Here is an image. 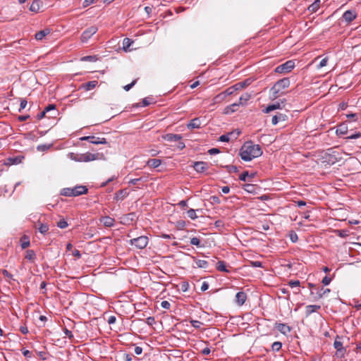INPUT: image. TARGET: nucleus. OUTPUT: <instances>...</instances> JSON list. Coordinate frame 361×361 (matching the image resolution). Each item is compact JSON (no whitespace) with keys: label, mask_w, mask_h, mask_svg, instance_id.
Instances as JSON below:
<instances>
[{"label":"nucleus","mask_w":361,"mask_h":361,"mask_svg":"<svg viewBox=\"0 0 361 361\" xmlns=\"http://www.w3.org/2000/svg\"><path fill=\"white\" fill-rule=\"evenodd\" d=\"M262 154V150L259 145L252 142H245L240 150L241 159L245 161H250Z\"/></svg>","instance_id":"obj_1"},{"label":"nucleus","mask_w":361,"mask_h":361,"mask_svg":"<svg viewBox=\"0 0 361 361\" xmlns=\"http://www.w3.org/2000/svg\"><path fill=\"white\" fill-rule=\"evenodd\" d=\"M68 158L71 160L79 161V162H89L102 159L103 157L102 154L96 153L92 154L90 152H86L84 154H75L71 152L68 154Z\"/></svg>","instance_id":"obj_2"},{"label":"nucleus","mask_w":361,"mask_h":361,"mask_svg":"<svg viewBox=\"0 0 361 361\" xmlns=\"http://www.w3.org/2000/svg\"><path fill=\"white\" fill-rule=\"evenodd\" d=\"M88 190L85 185H77L74 188H63L60 194L66 197H77L83 194H86Z\"/></svg>","instance_id":"obj_3"},{"label":"nucleus","mask_w":361,"mask_h":361,"mask_svg":"<svg viewBox=\"0 0 361 361\" xmlns=\"http://www.w3.org/2000/svg\"><path fill=\"white\" fill-rule=\"evenodd\" d=\"M289 85L290 80L288 78H284L283 79L278 80L270 90L273 98H277L281 94V91L288 87Z\"/></svg>","instance_id":"obj_4"},{"label":"nucleus","mask_w":361,"mask_h":361,"mask_svg":"<svg viewBox=\"0 0 361 361\" xmlns=\"http://www.w3.org/2000/svg\"><path fill=\"white\" fill-rule=\"evenodd\" d=\"M295 67V62L292 60L288 61L286 63L278 66L275 68V72L277 73H289Z\"/></svg>","instance_id":"obj_5"},{"label":"nucleus","mask_w":361,"mask_h":361,"mask_svg":"<svg viewBox=\"0 0 361 361\" xmlns=\"http://www.w3.org/2000/svg\"><path fill=\"white\" fill-rule=\"evenodd\" d=\"M148 241V238L147 236L142 235L138 238L131 239L130 242L132 245H135L139 249H143L147 245Z\"/></svg>","instance_id":"obj_6"},{"label":"nucleus","mask_w":361,"mask_h":361,"mask_svg":"<svg viewBox=\"0 0 361 361\" xmlns=\"http://www.w3.org/2000/svg\"><path fill=\"white\" fill-rule=\"evenodd\" d=\"M98 29L96 26H91L86 29L81 35V41L85 43L88 41V39L97 32Z\"/></svg>","instance_id":"obj_7"},{"label":"nucleus","mask_w":361,"mask_h":361,"mask_svg":"<svg viewBox=\"0 0 361 361\" xmlns=\"http://www.w3.org/2000/svg\"><path fill=\"white\" fill-rule=\"evenodd\" d=\"M286 102V100L283 99L280 102H276L274 104H270L263 110V112L268 114L274 110L281 109L285 106Z\"/></svg>","instance_id":"obj_8"},{"label":"nucleus","mask_w":361,"mask_h":361,"mask_svg":"<svg viewBox=\"0 0 361 361\" xmlns=\"http://www.w3.org/2000/svg\"><path fill=\"white\" fill-rule=\"evenodd\" d=\"M80 140H86L90 142V143L98 145V144H102L106 145L107 144V141L104 137H97L94 135L90 136H85L82 137H80Z\"/></svg>","instance_id":"obj_9"},{"label":"nucleus","mask_w":361,"mask_h":361,"mask_svg":"<svg viewBox=\"0 0 361 361\" xmlns=\"http://www.w3.org/2000/svg\"><path fill=\"white\" fill-rule=\"evenodd\" d=\"M240 135V131H232L227 134L222 135L219 137L220 142H229L231 140H236Z\"/></svg>","instance_id":"obj_10"},{"label":"nucleus","mask_w":361,"mask_h":361,"mask_svg":"<svg viewBox=\"0 0 361 361\" xmlns=\"http://www.w3.org/2000/svg\"><path fill=\"white\" fill-rule=\"evenodd\" d=\"M357 17V13L355 11L348 10L343 14V19L348 23H351Z\"/></svg>","instance_id":"obj_11"},{"label":"nucleus","mask_w":361,"mask_h":361,"mask_svg":"<svg viewBox=\"0 0 361 361\" xmlns=\"http://www.w3.org/2000/svg\"><path fill=\"white\" fill-rule=\"evenodd\" d=\"M194 169L198 173H203L209 168V164L204 161H196L193 165Z\"/></svg>","instance_id":"obj_12"},{"label":"nucleus","mask_w":361,"mask_h":361,"mask_svg":"<svg viewBox=\"0 0 361 361\" xmlns=\"http://www.w3.org/2000/svg\"><path fill=\"white\" fill-rule=\"evenodd\" d=\"M247 299V295L245 293L240 291L236 293L235 295V302L238 305H243Z\"/></svg>","instance_id":"obj_13"},{"label":"nucleus","mask_w":361,"mask_h":361,"mask_svg":"<svg viewBox=\"0 0 361 361\" xmlns=\"http://www.w3.org/2000/svg\"><path fill=\"white\" fill-rule=\"evenodd\" d=\"M163 138L169 142H176L181 140L182 136L178 134L169 133L163 136Z\"/></svg>","instance_id":"obj_14"},{"label":"nucleus","mask_w":361,"mask_h":361,"mask_svg":"<svg viewBox=\"0 0 361 361\" xmlns=\"http://www.w3.org/2000/svg\"><path fill=\"white\" fill-rule=\"evenodd\" d=\"M101 223H102L106 227H111L114 225L115 220L114 219L105 216L100 219Z\"/></svg>","instance_id":"obj_15"},{"label":"nucleus","mask_w":361,"mask_h":361,"mask_svg":"<svg viewBox=\"0 0 361 361\" xmlns=\"http://www.w3.org/2000/svg\"><path fill=\"white\" fill-rule=\"evenodd\" d=\"M320 309H321L320 305H307L305 307V314L307 317V316L310 315L311 314H312L313 312L318 311Z\"/></svg>","instance_id":"obj_16"},{"label":"nucleus","mask_w":361,"mask_h":361,"mask_svg":"<svg viewBox=\"0 0 361 361\" xmlns=\"http://www.w3.org/2000/svg\"><path fill=\"white\" fill-rule=\"evenodd\" d=\"M234 90L233 87H230L228 89H226L224 92L216 95L214 98L216 101H219L220 99H224L227 95H231L234 92Z\"/></svg>","instance_id":"obj_17"},{"label":"nucleus","mask_w":361,"mask_h":361,"mask_svg":"<svg viewBox=\"0 0 361 361\" xmlns=\"http://www.w3.org/2000/svg\"><path fill=\"white\" fill-rule=\"evenodd\" d=\"M287 118V116L283 114H279L277 115H275L271 118V123L275 126L276 125L279 121H284Z\"/></svg>","instance_id":"obj_18"},{"label":"nucleus","mask_w":361,"mask_h":361,"mask_svg":"<svg viewBox=\"0 0 361 361\" xmlns=\"http://www.w3.org/2000/svg\"><path fill=\"white\" fill-rule=\"evenodd\" d=\"M201 126V121L199 118L192 119L190 123L187 125L189 129L199 128Z\"/></svg>","instance_id":"obj_19"},{"label":"nucleus","mask_w":361,"mask_h":361,"mask_svg":"<svg viewBox=\"0 0 361 361\" xmlns=\"http://www.w3.org/2000/svg\"><path fill=\"white\" fill-rule=\"evenodd\" d=\"M51 30L49 28L44 29L42 30H40L39 32H37L35 34V39L37 40H42L47 35L50 34Z\"/></svg>","instance_id":"obj_20"},{"label":"nucleus","mask_w":361,"mask_h":361,"mask_svg":"<svg viewBox=\"0 0 361 361\" xmlns=\"http://www.w3.org/2000/svg\"><path fill=\"white\" fill-rule=\"evenodd\" d=\"M42 5V3L40 0H35V1H33V2L32 3V4L30 6V10L32 12L37 13V12H39Z\"/></svg>","instance_id":"obj_21"},{"label":"nucleus","mask_w":361,"mask_h":361,"mask_svg":"<svg viewBox=\"0 0 361 361\" xmlns=\"http://www.w3.org/2000/svg\"><path fill=\"white\" fill-rule=\"evenodd\" d=\"M330 289L329 288H324L323 287L320 288H317V297L316 298L317 299H320L322 298H323L324 296L326 295L328 293H330Z\"/></svg>","instance_id":"obj_22"},{"label":"nucleus","mask_w":361,"mask_h":361,"mask_svg":"<svg viewBox=\"0 0 361 361\" xmlns=\"http://www.w3.org/2000/svg\"><path fill=\"white\" fill-rule=\"evenodd\" d=\"M348 133V126L345 123L339 125L336 130L337 135H343Z\"/></svg>","instance_id":"obj_23"},{"label":"nucleus","mask_w":361,"mask_h":361,"mask_svg":"<svg viewBox=\"0 0 361 361\" xmlns=\"http://www.w3.org/2000/svg\"><path fill=\"white\" fill-rule=\"evenodd\" d=\"M128 193L126 190H120L115 194V200H123L125 197L128 196Z\"/></svg>","instance_id":"obj_24"},{"label":"nucleus","mask_w":361,"mask_h":361,"mask_svg":"<svg viewBox=\"0 0 361 361\" xmlns=\"http://www.w3.org/2000/svg\"><path fill=\"white\" fill-rule=\"evenodd\" d=\"M251 94L248 92H245L242 94L239 99V104L243 105L246 104V102L251 98Z\"/></svg>","instance_id":"obj_25"},{"label":"nucleus","mask_w":361,"mask_h":361,"mask_svg":"<svg viewBox=\"0 0 361 361\" xmlns=\"http://www.w3.org/2000/svg\"><path fill=\"white\" fill-rule=\"evenodd\" d=\"M334 346L336 349L337 353H342V355H343L345 350L343 347L342 342L336 340L334 343Z\"/></svg>","instance_id":"obj_26"},{"label":"nucleus","mask_w":361,"mask_h":361,"mask_svg":"<svg viewBox=\"0 0 361 361\" xmlns=\"http://www.w3.org/2000/svg\"><path fill=\"white\" fill-rule=\"evenodd\" d=\"M133 43V41H132L129 38H124L123 40V49L124 51H129V48L130 45Z\"/></svg>","instance_id":"obj_27"},{"label":"nucleus","mask_w":361,"mask_h":361,"mask_svg":"<svg viewBox=\"0 0 361 361\" xmlns=\"http://www.w3.org/2000/svg\"><path fill=\"white\" fill-rule=\"evenodd\" d=\"M161 163V160L158 159H152L147 161L148 166L153 168H157L158 166H160Z\"/></svg>","instance_id":"obj_28"},{"label":"nucleus","mask_w":361,"mask_h":361,"mask_svg":"<svg viewBox=\"0 0 361 361\" xmlns=\"http://www.w3.org/2000/svg\"><path fill=\"white\" fill-rule=\"evenodd\" d=\"M216 269L221 271L229 272V270L226 268V264L224 261H219L217 262Z\"/></svg>","instance_id":"obj_29"},{"label":"nucleus","mask_w":361,"mask_h":361,"mask_svg":"<svg viewBox=\"0 0 361 361\" xmlns=\"http://www.w3.org/2000/svg\"><path fill=\"white\" fill-rule=\"evenodd\" d=\"M195 264L199 268L207 269L208 267L209 263L206 260L195 259Z\"/></svg>","instance_id":"obj_30"},{"label":"nucleus","mask_w":361,"mask_h":361,"mask_svg":"<svg viewBox=\"0 0 361 361\" xmlns=\"http://www.w3.org/2000/svg\"><path fill=\"white\" fill-rule=\"evenodd\" d=\"M319 0L314 1V2L308 7V10L312 13L316 12L319 8Z\"/></svg>","instance_id":"obj_31"},{"label":"nucleus","mask_w":361,"mask_h":361,"mask_svg":"<svg viewBox=\"0 0 361 361\" xmlns=\"http://www.w3.org/2000/svg\"><path fill=\"white\" fill-rule=\"evenodd\" d=\"M277 329H279V331H280L281 333L284 334H286L287 332L290 331V327L285 324H279V326H277Z\"/></svg>","instance_id":"obj_32"},{"label":"nucleus","mask_w":361,"mask_h":361,"mask_svg":"<svg viewBox=\"0 0 361 361\" xmlns=\"http://www.w3.org/2000/svg\"><path fill=\"white\" fill-rule=\"evenodd\" d=\"M97 85V81L92 80L85 84V89L87 91L94 89Z\"/></svg>","instance_id":"obj_33"},{"label":"nucleus","mask_w":361,"mask_h":361,"mask_svg":"<svg viewBox=\"0 0 361 361\" xmlns=\"http://www.w3.org/2000/svg\"><path fill=\"white\" fill-rule=\"evenodd\" d=\"M36 257L35 252L32 250H28L26 252L25 258L30 261H33Z\"/></svg>","instance_id":"obj_34"},{"label":"nucleus","mask_w":361,"mask_h":361,"mask_svg":"<svg viewBox=\"0 0 361 361\" xmlns=\"http://www.w3.org/2000/svg\"><path fill=\"white\" fill-rule=\"evenodd\" d=\"M38 230L39 231L42 233V234H45L48 232L49 231V226L47 224H41L39 225V227L38 228Z\"/></svg>","instance_id":"obj_35"},{"label":"nucleus","mask_w":361,"mask_h":361,"mask_svg":"<svg viewBox=\"0 0 361 361\" xmlns=\"http://www.w3.org/2000/svg\"><path fill=\"white\" fill-rule=\"evenodd\" d=\"M44 111L45 112L48 113L50 111H54V114H53L52 115H51L49 117H54L55 116V114H56V106L54 104H49V106H47L45 109H44Z\"/></svg>","instance_id":"obj_36"},{"label":"nucleus","mask_w":361,"mask_h":361,"mask_svg":"<svg viewBox=\"0 0 361 361\" xmlns=\"http://www.w3.org/2000/svg\"><path fill=\"white\" fill-rule=\"evenodd\" d=\"M247 177L253 178L254 175L250 176L248 171H244L243 173L240 174L239 179L242 181H246Z\"/></svg>","instance_id":"obj_37"},{"label":"nucleus","mask_w":361,"mask_h":361,"mask_svg":"<svg viewBox=\"0 0 361 361\" xmlns=\"http://www.w3.org/2000/svg\"><path fill=\"white\" fill-rule=\"evenodd\" d=\"M187 213H188V217H190L192 220H195L197 218V216L196 215L195 210L193 209H189Z\"/></svg>","instance_id":"obj_38"},{"label":"nucleus","mask_w":361,"mask_h":361,"mask_svg":"<svg viewBox=\"0 0 361 361\" xmlns=\"http://www.w3.org/2000/svg\"><path fill=\"white\" fill-rule=\"evenodd\" d=\"M300 285V282L298 280H290L288 281V286L292 288L299 287Z\"/></svg>","instance_id":"obj_39"},{"label":"nucleus","mask_w":361,"mask_h":361,"mask_svg":"<svg viewBox=\"0 0 361 361\" xmlns=\"http://www.w3.org/2000/svg\"><path fill=\"white\" fill-rule=\"evenodd\" d=\"M282 344L281 342L276 341L274 342L272 345V350L275 351H279L281 348Z\"/></svg>","instance_id":"obj_40"},{"label":"nucleus","mask_w":361,"mask_h":361,"mask_svg":"<svg viewBox=\"0 0 361 361\" xmlns=\"http://www.w3.org/2000/svg\"><path fill=\"white\" fill-rule=\"evenodd\" d=\"M190 244L192 245H196L197 247L200 246V240L197 237H193L190 239Z\"/></svg>","instance_id":"obj_41"},{"label":"nucleus","mask_w":361,"mask_h":361,"mask_svg":"<svg viewBox=\"0 0 361 361\" xmlns=\"http://www.w3.org/2000/svg\"><path fill=\"white\" fill-rule=\"evenodd\" d=\"M190 324L195 329H200L201 327V326L202 325V323L197 320H191Z\"/></svg>","instance_id":"obj_42"},{"label":"nucleus","mask_w":361,"mask_h":361,"mask_svg":"<svg viewBox=\"0 0 361 361\" xmlns=\"http://www.w3.org/2000/svg\"><path fill=\"white\" fill-rule=\"evenodd\" d=\"M57 226L60 228H65L68 226V223L66 220L61 219L57 223Z\"/></svg>","instance_id":"obj_43"},{"label":"nucleus","mask_w":361,"mask_h":361,"mask_svg":"<svg viewBox=\"0 0 361 361\" xmlns=\"http://www.w3.org/2000/svg\"><path fill=\"white\" fill-rule=\"evenodd\" d=\"M240 104H237V103H234L233 104H231V106H228L226 108V113H228V112H233L235 111V108L238 106Z\"/></svg>","instance_id":"obj_44"},{"label":"nucleus","mask_w":361,"mask_h":361,"mask_svg":"<svg viewBox=\"0 0 361 361\" xmlns=\"http://www.w3.org/2000/svg\"><path fill=\"white\" fill-rule=\"evenodd\" d=\"M97 60L94 56H87L82 58V61H95Z\"/></svg>","instance_id":"obj_45"},{"label":"nucleus","mask_w":361,"mask_h":361,"mask_svg":"<svg viewBox=\"0 0 361 361\" xmlns=\"http://www.w3.org/2000/svg\"><path fill=\"white\" fill-rule=\"evenodd\" d=\"M327 62H328V59L327 58H324L323 59H322V61L319 62V65L317 66V68H322L324 66H326L327 64Z\"/></svg>","instance_id":"obj_46"},{"label":"nucleus","mask_w":361,"mask_h":361,"mask_svg":"<svg viewBox=\"0 0 361 361\" xmlns=\"http://www.w3.org/2000/svg\"><path fill=\"white\" fill-rule=\"evenodd\" d=\"M361 137V133L360 132H357L356 133L352 134L350 136L347 137L346 138L348 140H354L357 139Z\"/></svg>","instance_id":"obj_47"},{"label":"nucleus","mask_w":361,"mask_h":361,"mask_svg":"<svg viewBox=\"0 0 361 361\" xmlns=\"http://www.w3.org/2000/svg\"><path fill=\"white\" fill-rule=\"evenodd\" d=\"M161 307L164 309L169 310L171 307V304L167 300H164L161 302Z\"/></svg>","instance_id":"obj_48"},{"label":"nucleus","mask_w":361,"mask_h":361,"mask_svg":"<svg viewBox=\"0 0 361 361\" xmlns=\"http://www.w3.org/2000/svg\"><path fill=\"white\" fill-rule=\"evenodd\" d=\"M137 80H134L131 83L126 85L123 87L126 91H129L136 83Z\"/></svg>","instance_id":"obj_49"},{"label":"nucleus","mask_w":361,"mask_h":361,"mask_svg":"<svg viewBox=\"0 0 361 361\" xmlns=\"http://www.w3.org/2000/svg\"><path fill=\"white\" fill-rule=\"evenodd\" d=\"M331 280L332 279L331 277L326 276L323 278L322 282L324 286H327L331 283Z\"/></svg>","instance_id":"obj_50"},{"label":"nucleus","mask_w":361,"mask_h":361,"mask_svg":"<svg viewBox=\"0 0 361 361\" xmlns=\"http://www.w3.org/2000/svg\"><path fill=\"white\" fill-rule=\"evenodd\" d=\"M146 324L149 326H152L154 322H155V319H154V317H149L146 319V321H145Z\"/></svg>","instance_id":"obj_51"},{"label":"nucleus","mask_w":361,"mask_h":361,"mask_svg":"<svg viewBox=\"0 0 361 361\" xmlns=\"http://www.w3.org/2000/svg\"><path fill=\"white\" fill-rule=\"evenodd\" d=\"M180 288L181 290L183 291V292H186L188 291V288H189V284L187 282H183L181 283L180 285Z\"/></svg>","instance_id":"obj_52"},{"label":"nucleus","mask_w":361,"mask_h":361,"mask_svg":"<svg viewBox=\"0 0 361 361\" xmlns=\"http://www.w3.org/2000/svg\"><path fill=\"white\" fill-rule=\"evenodd\" d=\"M27 104V100H25L24 99H21L19 111H20L22 109H25L26 107Z\"/></svg>","instance_id":"obj_53"},{"label":"nucleus","mask_w":361,"mask_h":361,"mask_svg":"<svg viewBox=\"0 0 361 361\" xmlns=\"http://www.w3.org/2000/svg\"><path fill=\"white\" fill-rule=\"evenodd\" d=\"M227 168H228V171L230 173H232V172L236 173L238 171V168L235 166H233V165L227 166Z\"/></svg>","instance_id":"obj_54"},{"label":"nucleus","mask_w":361,"mask_h":361,"mask_svg":"<svg viewBox=\"0 0 361 361\" xmlns=\"http://www.w3.org/2000/svg\"><path fill=\"white\" fill-rule=\"evenodd\" d=\"M220 152V150L218 148H212L209 149L208 153L209 154H219Z\"/></svg>","instance_id":"obj_55"},{"label":"nucleus","mask_w":361,"mask_h":361,"mask_svg":"<svg viewBox=\"0 0 361 361\" xmlns=\"http://www.w3.org/2000/svg\"><path fill=\"white\" fill-rule=\"evenodd\" d=\"M243 188L245 189V190L250 192L253 189V185L251 184H246L244 185Z\"/></svg>","instance_id":"obj_56"},{"label":"nucleus","mask_w":361,"mask_h":361,"mask_svg":"<svg viewBox=\"0 0 361 361\" xmlns=\"http://www.w3.org/2000/svg\"><path fill=\"white\" fill-rule=\"evenodd\" d=\"M116 321V317L115 316H110L108 319L109 324H114Z\"/></svg>","instance_id":"obj_57"},{"label":"nucleus","mask_w":361,"mask_h":361,"mask_svg":"<svg viewBox=\"0 0 361 361\" xmlns=\"http://www.w3.org/2000/svg\"><path fill=\"white\" fill-rule=\"evenodd\" d=\"M208 288H209V284H208V283H207V282H205V281H204V282H203V283H202V286H201V288H200L201 290H202V291H205V290H207Z\"/></svg>","instance_id":"obj_58"},{"label":"nucleus","mask_w":361,"mask_h":361,"mask_svg":"<svg viewBox=\"0 0 361 361\" xmlns=\"http://www.w3.org/2000/svg\"><path fill=\"white\" fill-rule=\"evenodd\" d=\"M114 179H116V176H114L111 178H109L106 181L102 183V185H101V187L106 186L109 183L111 182Z\"/></svg>","instance_id":"obj_59"},{"label":"nucleus","mask_w":361,"mask_h":361,"mask_svg":"<svg viewBox=\"0 0 361 361\" xmlns=\"http://www.w3.org/2000/svg\"><path fill=\"white\" fill-rule=\"evenodd\" d=\"M211 353V350L209 348L207 347V348H204L202 350V354L204 355H209Z\"/></svg>","instance_id":"obj_60"},{"label":"nucleus","mask_w":361,"mask_h":361,"mask_svg":"<svg viewBox=\"0 0 361 361\" xmlns=\"http://www.w3.org/2000/svg\"><path fill=\"white\" fill-rule=\"evenodd\" d=\"M64 334L69 338H71L73 337V335L72 332L70 330H68V329H64Z\"/></svg>","instance_id":"obj_61"},{"label":"nucleus","mask_w":361,"mask_h":361,"mask_svg":"<svg viewBox=\"0 0 361 361\" xmlns=\"http://www.w3.org/2000/svg\"><path fill=\"white\" fill-rule=\"evenodd\" d=\"M134 352L136 355H140L142 353V348L140 346H136L134 349Z\"/></svg>","instance_id":"obj_62"},{"label":"nucleus","mask_w":361,"mask_h":361,"mask_svg":"<svg viewBox=\"0 0 361 361\" xmlns=\"http://www.w3.org/2000/svg\"><path fill=\"white\" fill-rule=\"evenodd\" d=\"M234 91H236V90H241L243 89L242 87V85L240 82H238L236 83L235 85H234L233 86H232Z\"/></svg>","instance_id":"obj_63"},{"label":"nucleus","mask_w":361,"mask_h":361,"mask_svg":"<svg viewBox=\"0 0 361 361\" xmlns=\"http://www.w3.org/2000/svg\"><path fill=\"white\" fill-rule=\"evenodd\" d=\"M72 255H73V256H74L77 258H80V257H81V254H80V251L78 250H74L72 252Z\"/></svg>","instance_id":"obj_64"}]
</instances>
